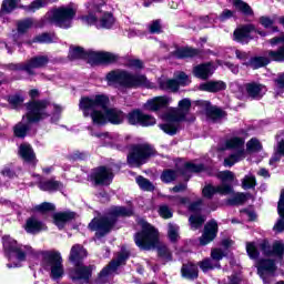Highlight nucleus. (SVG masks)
Listing matches in <instances>:
<instances>
[{
    "mask_svg": "<svg viewBox=\"0 0 284 284\" xmlns=\"http://www.w3.org/2000/svg\"><path fill=\"white\" fill-rule=\"evenodd\" d=\"M110 99L105 95H95L91 98H82L80 100V110L84 116H91L95 125H104L112 123L120 125L125 121V113L119 109L108 108Z\"/></svg>",
    "mask_w": 284,
    "mask_h": 284,
    "instance_id": "1",
    "label": "nucleus"
},
{
    "mask_svg": "<svg viewBox=\"0 0 284 284\" xmlns=\"http://www.w3.org/2000/svg\"><path fill=\"white\" fill-rule=\"evenodd\" d=\"M27 114L22 116V121L14 125L13 133L18 139H24L26 134H28V130H30L31 123H39V121H43V119H48L50 116V111L54 110L55 114L61 112V106L57 104H51L45 100L41 101H31L26 104Z\"/></svg>",
    "mask_w": 284,
    "mask_h": 284,
    "instance_id": "2",
    "label": "nucleus"
},
{
    "mask_svg": "<svg viewBox=\"0 0 284 284\" xmlns=\"http://www.w3.org/2000/svg\"><path fill=\"white\" fill-rule=\"evenodd\" d=\"M119 216H132V209L114 206L108 215L100 219H93L90 222L89 229H91L92 232H95V243H98V245L99 241L114 227V223H116Z\"/></svg>",
    "mask_w": 284,
    "mask_h": 284,
    "instance_id": "3",
    "label": "nucleus"
},
{
    "mask_svg": "<svg viewBox=\"0 0 284 284\" xmlns=\"http://www.w3.org/2000/svg\"><path fill=\"white\" fill-rule=\"evenodd\" d=\"M108 85L113 88H154L145 75H133L124 70H114L105 77Z\"/></svg>",
    "mask_w": 284,
    "mask_h": 284,
    "instance_id": "4",
    "label": "nucleus"
},
{
    "mask_svg": "<svg viewBox=\"0 0 284 284\" xmlns=\"http://www.w3.org/2000/svg\"><path fill=\"white\" fill-rule=\"evenodd\" d=\"M190 108H192V101L187 98L182 99L179 102V109H171L164 114V120L166 122L159 125L160 130L170 136H174V134L181 130V121H185Z\"/></svg>",
    "mask_w": 284,
    "mask_h": 284,
    "instance_id": "5",
    "label": "nucleus"
},
{
    "mask_svg": "<svg viewBox=\"0 0 284 284\" xmlns=\"http://www.w3.org/2000/svg\"><path fill=\"white\" fill-rule=\"evenodd\" d=\"M87 8L89 10V14L82 17V19L89 26H95V28H105L106 30H110V28L114 26V16L104 11L108 10V7L103 0H93V3L89 4Z\"/></svg>",
    "mask_w": 284,
    "mask_h": 284,
    "instance_id": "6",
    "label": "nucleus"
},
{
    "mask_svg": "<svg viewBox=\"0 0 284 284\" xmlns=\"http://www.w3.org/2000/svg\"><path fill=\"white\" fill-rule=\"evenodd\" d=\"M2 244L4 254L10 261V263L7 264L9 270H12V267H21V263L26 261V256L32 254V247L19 245L10 235L2 237Z\"/></svg>",
    "mask_w": 284,
    "mask_h": 284,
    "instance_id": "7",
    "label": "nucleus"
},
{
    "mask_svg": "<svg viewBox=\"0 0 284 284\" xmlns=\"http://www.w3.org/2000/svg\"><path fill=\"white\" fill-rule=\"evenodd\" d=\"M69 59L71 61H74L77 59H88V63H90L91 65H101L103 63H114V61H116L119 57L110 52H85L83 48L75 47L70 48Z\"/></svg>",
    "mask_w": 284,
    "mask_h": 284,
    "instance_id": "8",
    "label": "nucleus"
},
{
    "mask_svg": "<svg viewBox=\"0 0 284 284\" xmlns=\"http://www.w3.org/2000/svg\"><path fill=\"white\" fill-rule=\"evenodd\" d=\"M138 225L141 232L135 233L134 243L140 250H154L159 243V231L145 220L140 219Z\"/></svg>",
    "mask_w": 284,
    "mask_h": 284,
    "instance_id": "9",
    "label": "nucleus"
},
{
    "mask_svg": "<svg viewBox=\"0 0 284 284\" xmlns=\"http://www.w3.org/2000/svg\"><path fill=\"white\" fill-rule=\"evenodd\" d=\"M224 149L231 150L232 153L224 159V168H232L235 163H239L245 159V138L243 135H232L224 142Z\"/></svg>",
    "mask_w": 284,
    "mask_h": 284,
    "instance_id": "10",
    "label": "nucleus"
},
{
    "mask_svg": "<svg viewBox=\"0 0 284 284\" xmlns=\"http://www.w3.org/2000/svg\"><path fill=\"white\" fill-rule=\"evenodd\" d=\"M41 267L45 272H49V276L52 278V281H61V277L65 274V268L63 267V257H61V253L57 251H51L43 254Z\"/></svg>",
    "mask_w": 284,
    "mask_h": 284,
    "instance_id": "11",
    "label": "nucleus"
},
{
    "mask_svg": "<svg viewBox=\"0 0 284 284\" xmlns=\"http://www.w3.org/2000/svg\"><path fill=\"white\" fill-rule=\"evenodd\" d=\"M77 16V10L72 6L59 7L45 14V18L58 28H72V21Z\"/></svg>",
    "mask_w": 284,
    "mask_h": 284,
    "instance_id": "12",
    "label": "nucleus"
},
{
    "mask_svg": "<svg viewBox=\"0 0 284 284\" xmlns=\"http://www.w3.org/2000/svg\"><path fill=\"white\" fill-rule=\"evenodd\" d=\"M219 179L222 181L221 185L214 186L209 184L204 186L202 194L205 199H212L214 194H221L222 196H227L232 194V183H234V173L232 171H222L217 174Z\"/></svg>",
    "mask_w": 284,
    "mask_h": 284,
    "instance_id": "13",
    "label": "nucleus"
},
{
    "mask_svg": "<svg viewBox=\"0 0 284 284\" xmlns=\"http://www.w3.org/2000/svg\"><path fill=\"white\" fill-rule=\"evenodd\" d=\"M154 148L150 144H134L130 148L126 161L130 168H141L154 156Z\"/></svg>",
    "mask_w": 284,
    "mask_h": 284,
    "instance_id": "14",
    "label": "nucleus"
},
{
    "mask_svg": "<svg viewBox=\"0 0 284 284\" xmlns=\"http://www.w3.org/2000/svg\"><path fill=\"white\" fill-rule=\"evenodd\" d=\"M231 92L247 94L250 99H254L255 101H261L262 97H265L267 92V88L258 82H248L244 85H241L239 82H232L230 84Z\"/></svg>",
    "mask_w": 284,
    "mask_h": 284,
    "instance_id": "15",
    "label": "nucleus"
},
{
    "mask_svg": "<svg viewBox=\"0 0 284 284\" xmlns=\"http://www.w3.org/2000/svg\"><path fill=\"white\" fill-rule=\"evenodd\" d=\"M50 63V58L48 55H36L28 60L26 63L11 64V70H22L27 72L29 77H34L37 72L34 70L39 68H45Z\"/></svg>",
    "mask_w": 284,
    "mask_h": 284,
    "instance_id": "16",
    "label": "nucleus"
},
{
    "mask_svg": "<svg viewBox=\"0 0 284 284\" xmlns=\"http://www.w3.org/2000/svg\"><path fill=\"white\" fill-rule=\"evenodd\" d=\"M95 136L101 139L104 145L114 148L120 152H123L128 148V136L120 135L119 133H95Z\"/></svg>",
    "mask_w": 284,
    "mask_h": 284,
    "instance_id": "17",
    "label": "nucleus"
},
{
    "mask_svg": "<svg viewBox=\"0 0 284 284\" xmlns=\"http://www.w3.org/2000/svg\"><path fill=\"white\" fill-rule=\"evenodd\" d=\"M252 34H260V37H267L266 32L256 30V27L254 24H246L241 28H237L234 33V41H237V43H250L254 39V36Z\"/></svg>",
    "mask_w": 284,
    "mask_h": 284,
    "instance_id": "18",
    "label": "nucleus"
},
{
    "mask_svg": "<svg viewBox=\"0 0 284 284\" xmlns=\"http://www.w3.org/2000/svg\"><path fill=\"white\" fill-rule=\"evenodd\" d=\"M130 125H141L142 128H150L156 125V119L150 114H145L140 110H133L126 115Z\"/></svg>",
    "mask_w": 284,
    "mask_h": 284,
    "instance_id": "19",
    "label": "nucleus"
},
{
    "mask_svg": "<svg viewBox=\"0 0 284 284\" xmlns=\"http://www.w3.org/2000/svg\"><path fill=\"white\" fill-rule=\"evenodd\" d=\"M113 179L114 173L112 172V169L105 166H100L91 173V181H93L95 185H110Z\"/></svg>",
    "mask_w": 284,
    "mask_h": 284,
    "instance_id": "20",
    "label": "nucleus"
},
{
    "mask_svg": "<svg viewBox=\"0 0 284 284\" xmlns=\"http://www.w3.org/2000/svg\"><path fill=\"white\" fill-rule=\"evenodd\" d=\"M126 258H130V252L122 250L116 258L111 261L110 264L100 272V278H105L109 274H114V272L125 263Z\"/></svg>",
    "mask_w": 284,
    "mask_h": 284,
    "instance_id": "21",
    "label": "nucleus"
},
{
    "mask_svg": "<svg viewBox=\"0 0 284 284\" xmlns=\"http://www.w3.org/2000/svg\"><path fill=\"white\" fill-rule=\"evenodd\" d=\"M257 273L258 276L263 280L264 283H267L270 276H274L276 272V262L274 260H260L257 262Z\"/></svg>",
    "mask_w": 284,
    "mask_h": 284,
    "instance_id": "22",
    "label": "nucleus"
},
{
    "mask_svg": "<svg viewBox=\"0 0 284 284\" xmlns=\"http://www.w3.org/2000/svg\"><path fill=\"white\" fill-rule=\"evenodd\" d=\"M260 250L263 252L264 256H277V258H283L284 254V243L283 241H275L272 246L267 242L260 244Z\"/></svg>",
    "mask_w": 284,
    "mask_h": 284,
    "instance_id": "23",
    "label": "nucleus"
},
{
    "mask_svg": "<svg viewBox=\"0 0 284 284\" xmlns=\"http://www.w3.org/2000/svg\"><path fill=\"white\" fill-rule=\"evenodd\" d=\"M216 234H219V223H216V220H211L204 226V232L200 237V245L212 243L216 239Z\"/></svg>",
    "mask_w": 284,
    "mask_h": 284,
    "instance_id": "24",
    "label": "nucleus"
},
{
    "mask_svg": "<svg viewBox=\"0 0 284 284\" xmlns=\"http://www.w3.org/2000/svg\"><path fill=\"white\" fill-rule=\"evenodd\" d=\"M172 103V98L162 95L155 97L146 101L144 104L145 110H150V112H159V110H163L168 108Z\"/></svg>",
    "mask_w": 284,
    "mask_h": 284,
    "instance_id": "25",
    "label": "nucleus"
},
{
    "mask_svg": "<svg viewBox=\"0 0 284 284\" xmlns=\"http://www.w3.org/2000/svg\"><path fill=\"white\" fill-rule=\"evenodd\" d=\"M272 47L283 43L277 50H268V58L277 63H284V34L268 40Z\"/></svg>",
    "mask_w": 284,
    "mask_h": 284,
    "instance_id": "26",
    "label": "nucleus"
},
{
    "mask_svg": "<svg viewBox=\"0 0 284 284\" xmlns=\"http://www.w3.org/2000/svg\"><path fill=\"white\" fill-rule=\"evenodd\" d=\"M36 176L39 181L38 187L42 192H61L63 194V190L65 189V186L61 182L54 179L43 180L41 179V175H36Z\"/></svg>",
    "mask_w": 284,
    "mask_h": 284,
    "instance_id": "27",
    "label": "nucleus"
},
{
    "mask_svg": "<svg viewBox=\"0 0 284 284\" xmlns=\"http://www.w3.org/2000/svg\"><path fill=\"white\" fill-rule=\"evenodd\" d=\"M34 26V20L31 18L21 20L18 22V33L12 37V41L17 43V45H21V39L30 28Z\"/></svg>",
    "mask_w": 284,
    "mask_h": 284,
    "instance_id": "28",
    "label": "nucleus"
},
{
    "mask_svg": "<svg viewBox=\"0 0 284 284\" xmlns=\"http://www.w3.org/2000/svg\"><path fill=\"white\" fill-rule=\"evenodd\" d=\"M19 154L23 161L27 163H31L32 165H37V155H34V150L28 143H23L19 148Z\"/></svg>",
    "mask_w": 284,
    "mask_h": 284,
    "instance_id": "29",
    "label": "nucleus"
},
{
    "mask_svg": "<svg viewBox=\"0 0 284 284\" xmlns=\"http://www.w3.org/2000/svg\"><path fill=\"white\" fill-rule=\"evenodd\" d=\"M214 73V65L212 63H204L194 67L193 74L197 79H210Z\"/></svg>",
    "mask_w": 284,
    "mask_h": 284,
    "instance_id": "30",
    "label": "nucleus"
},
{
    "mask_svg": "<svg viewBox=\"0 0 284 284\" xmlns=\"http://www.w3.org/2000/svg\"><path fill=\"white\" fill-rule=\"evenodd\" d=\"M77 214L73 212H60L55 213L53 215L54 225L59 227V230H63L65 227V223H69V221H72Z\"/></svg>",
    "mask_w": 284,
    "mask_h": 284,
    "instance_id": "31",
    "label": "nucleus"
},
{
    "mask_svg": "<svg viewBox=\"0 0 284 284\" xmlns=\"http://www.w3.org/2000/svg\"><path fill=\"white\" fill-rule=\"evenodd\" d=\"M158 84L160 90L164 92H178L179 91V82L174 79H168L162 77L158 80Z\"/></svg>",
    "mask_w": 284,
    "mask_h": 284,
    "instance_id": "32",
    "label": "nucleus"
},
{
    "mask_svg": "<svg viewBox=\"0 0 284 284\" xmlns=\"http://www.w3.org/2000/svg\"><path fill=\"white\" fill-rule=\"evenodd\" d=\"M171 54H173L175 59H192V57H199V50L190 47L175 48V50L171 51Z\"/></svg>",
    "mask_w": 284,
    "mask_h": 284,
    "instance_id": "33",
    "label": "nucleus"
},
{
    "mask_svg": "<svg viewBox=\"0 0 284 284\" xmlns=\"http://www.w3.org/2000/svg\"><path fill=\"white\" fill-rule=\"evenodd\" d=\"M181 274L183 278L194 281V278H199V266H196V264L193 263L183 264L181 268Z\"/></svg>",
    "mask_w": 284,
    "mask_h": 284,
    "instance_id": "34",
    "label": "nucleus"
},
{
    "mask_svg": "<svg viewBox=\"0 0 284 284\" xmlns=\"http://www.w3.org/2000/svg\"><path fill=\"white\" fill-rule=\"evenodd\" d=\"M43 230H47L45 224L37 220V217H30L27 220L26 232L29 234H37V232H41Z\"/></svg>",
    "mask_w": 284,
    "mask_h": 284,
    "instance_id": "35",
    "label": "nucleus"
},
{
    "mask_svg": "<svg viewBox=\"0 0 284 284\" xmlns=\"http://www.w3.org/2000/svg\"><path fill=\"white\" fill-rule=\"evenodd\" d=\"M277 212H278L280 219L274 225V230L275 232H284V190L282 191L280 196V201L277 204Z\"/></svg>",
    "mask_w": 284,
    "mask_h": 284,
    "instance_id": "36",
    "label": "nucleus"
},
{
    "mask_svg": "<svg viewBox=\"0 0 284 284\" xmlns=\"http://www.w3.org/2000/svg\"><path fill=\"white\" fill-rule=\"evenodd\" d=\"M225 88L226 85L223 81H209L200 84L202 92H221V90H225Z\"/></svg>",
    "mask_w": 284,
    "mask_h": 284,
    "instance_id": "37",
    "label": "nucleus"
},
{
    "mask_svg": "<svg viewBox=\"0 0 284 284\" xmlns=\"http://www.w3.org/2000/svg\"><path fill=\"white\" fill-rule=\"evenodd\" d=\"M205 105H206V109H205L206 116L211 119V121H214V122L221 121V119L225 116V112L220 108L212 106L210 102H205Z\"/></svg>",
    "mask_w": 284,
    "mask_h": 284,
    "instance_id": "38",
    "label": "nucleus"
},
{
    "mask_svg": "<svg viewBox=\"0 0 284 284\" xmlns=\"http://www.w3.org/2000/svg\"><path fill=\"white\" fill-rule=\"evenodd\" d=\"M271 61L270 55H268V51H266V57H255L252 58L247 65H250V68H253V70H258V68H263V65H267Z\"/></svg>",
    "mask_w": 284,
    "mask_h": 284,
    "instance_id": "39",
    "label": "nucleus"
},
{
    "mask_svg": "<svg viewBox=\"0 0 284 284\" xmlns=\"http://www.w3.org/2000/svg\"><path fill=\"white\" fill-rule=\"evenodd\" d=\"M17 8H23L19 4V0H3L1 14H10V12L17 10Z\"/></svg>",
    "mask_w": 284,
    "mask_h": 284,
    "instance_id": "40",
    "label": "nucleus"
},
{
    "mask_svg": "<svg viewBox=\"0 0 284 284\" xmlns=\"http://www.w3.org/2000/svg\"><path fill=\"white\" fill-rule=\"evenodd\" d=\"M284 156V140L280 141L275 148V152L270 160V165H276L281 158Z\"/></svg>",
    "mask_w": 284,
    "mask_h": 284,
    "instance_id": "41",
    "label": "nucleus"
},
{
    "mask_svg": "<svg viewBox=\"0 0 284 284\" xmlns=\"http://www.w3.org/2000/svg\"><path fill=\"white\" fill-rule=\"evenodd\" d=\"M32 43H57V36L54 33H42L37 36Z\"/></svg>",
    "mask_w": 284,
    "mask_h": 284,
    "instance_id": "42",
    "label": "nucleus"
},
{
    "mask_svg": "<svg viewBox=\"0 0 284 284\" xmlns=\"http://www.w3.org/2000/svg\"><path fill=\"white\" fill-rule=\"evenodd\" d=\"M178 176H179V171L166 169L162 172L160 179L163 183H172L173 181H176Z\"/></svg>",
    "mask_w": 284,
    "mask_h": 284,
    "instance_id": "43",
    "label": "nucleus"
},
{
    "mask_svg": "<svg viewBox=\"0 0 284 284\" xmlns=\"http://www.w3.org/2000/svg\"><path fill=\"white\" fill-rule=\"evenodd\" d=\"M48 6V0H34L30 3V6L22 7L26 12H37V10H41V8H45Z\"/></svg>",
    "mask_w": 284,
    "mask_h": 284,
    "instance_id": "44",
    "label": "nucleus"
},
{
    "mask_svg": "<svg viewBox=\"0 0 284 284\" xmlns=\"http://www.w3.org/2000/svg\"><path fill=\"white\" fill-rule=\"evenodd\" d=\"M221 267L219 262H214L211 258H205L204 261L200 262V268L204 272H210V270H216Z\"/></svg>",
    "mask_w": 284,
    "mask_h": 284,
    "instance_id": "45",
    "label": "nucleus"
},
{
    "mask_svg": "<svg viewBox=\"0 0 284 284\" xmlns=\"http://www.w3.org/2000/svg\"><path fill=\"white\" fill-rule=\"evenodd\" d=\"M232 4L236 8V10H240V12H243V14H253L252 8L247 6L243 0H232Z\"/></svg>",
    "mask_w": 284,
    "mask_h": 284,
    "instance_id": "46",
    "label": "nucleus"
},
{
    "mask_svg": "<svg viewBox=\"0 0 284 284\" xmlns=\"http://www.w3.org/2000/svg\"><path fill=\"white\" fill-rule=\"evenodd\" d=\"M168 236H169V241H171V243H176V241H179V239H180L179 225H176L174 223H169Z\"/></svg>",
    "mask_w": 284,
    "mask_h": 284,
    "instance_id": "47",
    "label": "nucleus"
},
{
    "mask_svg": "<svg viewBox=\"0 0 284 284\" xmlns=\"http://www.w3.org/2000/svg\"><path fill=\"white\" fill-rule=\"evenodd\" d=\"M263 150V145L258 141V139L253 138L246 143V152H261Z\"/></svg>",
    "mask_w": 284,
    "mask_h": 284,
    "instance_id": "48",
    "label": "nucleus"
},
{
    "mask_svg": "<svg viewBox=\"0 0 284 284\" xmlns=\"http://www.w3.org/2000/svg\"><path fill=\"white\" fill-rule=\"evenodd\" d=\"M136 183L141 190H144L145 192H153L154 185L150 180L143 178V176H138L136 178Z\"/></svg>",
    "mask_w": 284,
    "mask_h": 284,
    "instance_id": "49",
    "label": "nucleus"
},
{
    "mask_svg": "<svg viewBox=\"0 0 284 284\" xmlns=\"http://www.w3.org/2000/svg\"><path fill=\"white\" fill-rule=\"evenodd\" d=\"M224 256H227V248H225V250H223V248H213L211 251V258L215 263H219V261H223Z\"/></svg>",
    "mask_w": 284,
    "mask_h": 284,
    "instance_id": "50",
    "label": "nucleus"
},
{
    "mask_svg": "<svg viewBox=\"0 0 284 284\" xmlns=\"http://www.w3.org/2000/svg\"><path fill=\"white\" fill-rule=\"evenodd\" d=\"M190 224L192 230H199L203 223H205V216L202 215H191L190 219Z\"/></svg>",
    "mask_w": 284,
    "mask_h": 284,
    "instance_id": "51",
    "label": "nucleus"
},
{
    "mask_svg": "<svg viewBox=\"0 0 284 284\" xmlns=\"http://www.w3.org/2000/svg\"><path fill=\"white\" fill-rule=\"evenodd\" d=\"M242 186L244 190H252L253 187H256V178L252 174L245 175L242 181Z\"/></svg>",
    "mask_w": 284,
    "mask_h": 284,
    "instance_id": "52",
    "label": "nucleus"
},
{
    "mask_svg": "<svg viewBox=\"0 0 284 284\" xmlns=\"http://www.w3.org/2000/svg\"><path fill=\"white\" fill-rule=\"evenodd\" d=\"M32 211L33 212H41L42 214L45 213V212H52V211H54V204L49 203V202H43L39 205H34L32 207Z\"/></svg>",
    "mask_w": 284,
    "mask_h": 284,
    "instance_id": "53",
    "label": "nucleus"
},
{
    "mask_svg": "<svg viewBox=\"0 0 284 284\" xmlns=\"http://www.w3.org/2000/svg\"><path fill=\"white\" fill-rule=\"evenodd\" d=\"M158 212L162 219H172V216H174L172 209L166 204L160 205Z\"/></svg>",
    "mask_w": 284,
    "mask_h": 284,
    "instance_id": "54",
    "label": "nucleus"
},
{
    "mask_svg": "<svg viewBox=\"0 0 284 284\" xmlns=\"http://www.w3.org/2000/svg\"><path fill=\"white\" fill-rule=\"evenodd\" d=\"M184 170L186 172H195V173H199V172H203V170H205V165L203 164H196V163H193V162H189V163H185L184 164Z\"/></svg>",
    "mask_w": 284,
    "mask_h": 284,
    "instance_id": "55",
    "label": "nucleus"
},
{
    "mask_svg": "<svg viewBox=\"0 0 284 284\" xmlns=\"http://www.w3.org/2000/svg\"><path fill=\"white\" fill-rule=\"evenodd\" d=\"M260 23L263 26V28L272 29L273 32H278V28L274 27V20L270 19L267 17H261Z\"/></svg>",
    "mask_w": 284,
    "mask_h": 284,
    "instance_id": "56",
    "label": "nucleus"
},
{
    "mask_svg": "<svg viewBox=\"0 0 284 284\" xmlns=\"http://www.w3.org/2000/svg\"><path fill=\"white\" fill-rule=\"evenodd\" d=\"M247 201V197L243 193L235 194L231 200H229V205H241Z\"/></svg>",
    "mask_w": 284,
    "mask_h": 284,
    "instance_id": "57",
    "label": "nucleus"
},
{
    "mask_svg": "<svg viewBox=\"0 0 284 284\" xmlns=\"http://www.w3.org/2000/svg\"><path fill=\"white\" fill-rule=\"evenodd\" d=\"M175 79L179 85H190L191 81L187 74L185 72H178L175 73Z\"/></svg>",
    "mask_w": 284,
    "mask_h": 284,
    "instance_id": "58",
    "label": "nucleus"
},
{
    "mask_svg": "<svg viewBox=\"0 0 284 284\" xmlns=\"http://www.w3.org/2000/svg\"><path fill=\"white\" fill-rule=\"evenodd\" d=\"M168 199L171 202V205H187V203H190V199L181 197L179 195H176V196H168Z\"/></svg>",
    "mask_w": 284,
    "mask_h": 284,
    "instance_id": "59",
    "label": "nucleus"
},
{
    "mask_svg": "<svg viewBox=\"0 0 284 284\" xmlns=\"http://www.w3.org/2000/svg\"><path fill=\"white\" fill-rule=\"evenodd\" d=\"M8 102L13 108V110H17V108H21V104L23 103V98L19 95H10L8 98Z\"/></svg>",
    "mask_w": 284,
    "mask_h": 284,
    "instance_id": "60",
    "label": "nucleus"
},
{
    "mask_svg": "<svg viewBox=\"0 0 284 284\" xmlns=\"http://www.w3.org/2000/svg\"><path fill=\"white\" fill-rule=\"evenodd\" d=\"M158 254L164 261H172V253H170V250L168 248V246H160L158 248Z\"/></svg>",
    "mask_w": 284,
    "mask_h": 284,
    "instance_id": "61",
    "label": "nucleus"
},
{
    "mask_svg": "<svg viewBox=\"0 0 284 284\" xmlns=\"http://www.w3.org/2000/svg\"><path fill=\"white\" fill-rule=\"evenodd\" d=\"M246 252L250 258H258V250L256 248V245L254 243L246 244Z\"/></svg>",
    "mask_w": 284,
    "mask_h": 284,
    "instance_id": "62",
    "label": "nucleus"
},
{
    "mask_svg": "<svg viewBox=\"0 0 284 284\" xmlns=\"http://www.w3.org/2000/svg\"><path fill=\"white\" fill-rule=\"evenodd\" d=\"M284 90V73L280 74L275 80V92L276 94H281Z\"/></svg>",
    "mask_w": 284,
    "mask_h": 284,
    "instance_id": "63",
    "label": "nucleus"
},
{
    "mask_svg": "<svg viewBox=\"0 0 284 284\" xmlns=\"http://www.w3.org/2000/svg\"><path fill=\"white\" fill-rule=\"evenodd\" d=\"M128 68H134L135 70H141L143 68V62L139 59H130L126 62Z\"/></svg>",
    "mask_w": 284,
    "mask_h": 284,
    "instance_id": "64",
    "label": "nucleus"
}]
</instances>
